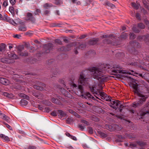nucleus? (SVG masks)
<instances>
[{
  "label": "nucleus",
  "mask_w": 149,
  "mask_h": 149,
  "mask_svg": "<svg viewBox=\"0 0 149 149\" xmlns=\"http://www.w3.org/2000/svg\"><path fill=\"white\" fill-rule=\"evenodd\" d=\"M120 69L118 65H113L112 64H103L100 67L98 68L93 67L91 69V74L93 77L98 80L101 82H104L109 79L105 73L106 71H109L108 69L114 73L126 74H132L130 72L126 70L118 69Z\"/></svg>",
  "instance_id": "nucleus-1"
},
{
  "label": "nucleus",
  "mask_w": 149,
  "mask_h": 149,
  "mask_svg": "<svg viewBox=\"0 0 149 149\" xmlns=\"http://www.w3.org/2000/svg\"><path fill=\"white\" fill-rule=\"evenodd\" d=\"M69 83L72 88V90L75 94L79 96L89 100H94L95 98L88 92L84 93L83 87L80 85H79L78 87L74 83L73 77H72L71 80H69Z\"/></svg>",
  "instance_id": "nucleus-2"
},
{
  "label": "nucleus",
  "mask_w": 149,
  "mask_h": 149,
  "mask_svg": "<svg viewBox=\"0 0 149 149\" xmlns=\"http://www.w3.org/2000/svg\"><path fill=\"white\" fill-rule=\"evenodd\" d=\"M89 87L91 92L96 95H100L101 98L107 101H111V97L107 95L104 92H98L97 85L94 84L93 85L90 86Z\"/></svg>",
  "instance_id": "nucleus-3"
},
{
  "label": "nucleus",
  "mask_w": 149,
  "mask_h": 149,
  "mask_svg": "<svg viewBox=\"0 0 149 149\" xmlns=\"http://www.w3.org/2000/svg\"><path fill=\"white\" fill-rule=\"evenodd\" d=\"M138 96L139 101L135 102L132 104V106L134 108L139 107L145 102L148 97L147 95H145L143 94L138 93H136Z\"/></svg>",
  "instance_id": "nucleus-4"
},
{
  "label": "nucleus",
  "mask_w": 149,
  "mask_h": 149,
  "mask_svg": "<svg viewBox=\"0 0 149 149\" xmlns=\"http://www.w3.org/2000/svg\"><path fill=\"white\" fill-rule=\"evenodd\" d=\"M89 72L88 70H86L80 73L78 80L79 84H80L82 85H87L88 84L87 76Z\"/></svg>",
  "instance_id": "nucleus-5"
},
{
  "label": "nucleus",
  "mask_w": 149,
  "mask_h": 149,
  "mask_svg": "<svg viewBox=\"0 0 149 149\" xmlns=\"http://www.w3.org/2000/svg\"><path fill=\"white\" fill-rule=\"evenodd\" d=\"M129 82L131 84V86L133 89L134 92L135 93H139V90L138 88V84H137V81L130 77L128 76Z\"/></svg>",
  "instance_id": "nucleus-6"
},
{
  "label": "nucleus",
  "mask_w": 149,
  "mask_h": 149,
  "mask_svg": "<svg viewBox=\"0 0 149 149\" xmlns=\"http://www.w3.org/2000/svg\"><path fill=\"white\" fill-rule=\"evenodd\" d=\"M147 113L149 114V101L145 105L144 108L142 109L139 112L140 116H141Z\"/></svg>",
  "instance_id": "nucleus-7"
},
{
  "label": "nucleus",
  "mask_w": 149,
  "mask_h": 149,
  "mask_svg": "<svg viewBox=\"0 0 149 149\" xmlns=\"http://www.w3.org/2000/svg\"><path fill=\"white\" fill-rule=\"evenodd\" d=\"M120 104V102L118 100H116L111 102V105L110 106L112 108L116 109Z\"/></svg>",
  "instance_id": "nucleus-8"
},
{
  "label": "nucleus",
  "mask_w": 149,
  "mask_h": 149,
  "mask_svg": "<svg viewBox=\"0 0 149 149\" xmlns=\"http://www.w3.org/2000/svg\"><path fill=\"white\" fill-rule=\"evenodd\" d=\"M138 39L140 41H141L142 40H143L144 41L148 44L147 43L148 41H149V36H139L138 37Z\"/></svg>",
  "instance_id": "nucleus-9"
},
{
  "label": "nucleus",
  "mask_w": 149,
  "mask_h": 149,
  "mask_svg": "<svg viewBox=\"0 0 149 149\" xmlns=\"http://www.w3.org/2000/svg\"><path fill=\"white\" fill-rule=\"evenodd\" d=\"M1 61L4 63H10L14 62L13 60H11L10 58H2L1 59Z\"/></svg>",
  "instance_id": "nucleus-10"
},
{
  "label": "nucleus",
  "mask_w": 149,
  "mask_h": 149,
  "mask_svg": "<svg viewBox=\"0 0 149 149\" xmlns=\"http://www.w3.org/2000/svg\"><path fill=\"white\" fill-rule=\"evenodd\" d=\"M26 17L27 20H31L33 22H35V18L33 16L31 13H27L26 15Z\"/></svg>",
  "instance_id": "nucleus-11"
},
{
  "label": "nucleus",
  "mask_w": 149,
  "mask_h": 149,
  "mask_svg": "<svg viewBox=\"0 0 149 149\" xmlns=\"http://www.w3.org/2000/svg\"><path fill=\"white\" fill-rule=\"evenodd\" d=\"M45 87V84H40V86H38L37 85H34L33 86V88L38 90L42 91L44 89V88Z\"/></svg>",
  "instance_id": "nucleus-12"
},
{
  "label": "nucleus",
  "mask_w": 149,
  "mask_h": 149,
  "mask_svg": "<svg viewBox=\"0 0 149 149\" xmlns=\"http://www.w3.org/2000/svg\"><path fill=\"white\" fill-rule=\"evenodd\" d=\"M0 83L3 84L7 85L9 84V81L6 78H0Z\"/></svg>",
  "instance_id": "nucleus-13"
},
{
  "label": "nucleus",
  "mask_w": 149,
  "mask_h": 149,
  "mask_svg": "<svg viewBox=\"0 0 149 149\" xmlns=\"http://www.w3.org/2000/svg\"><path fill=\"white\" fill-rule=\"evenodd\" d=\"M0 117L3 120H5L8 122L10 121V119L5 114L2 113L0 115Z\"/></svg>",
  "instance_id": "nucleus-14"
},
{
  "label": "nucleus",
  "mask_w": 149,
  "mask_h": 149,
  "mask_svg": "<svg viewBox=\"0 0 149 149\" xmlns=\"http://www.w3.org/2000/svg\"><path fill=\"white\" fill-rule=\"evenodd\" d=\"M8 56L10 58H11L13 59H18L19 57L16 54L13 53H10L8 54Z\"/></svg>",
  "instance_id": "nucleus-15"
},
{
  "label": "nucleus",
  "mask_w": 149,
  "mask_h": 149,
  "mask_svg": "<svg viewBox=\"0 0 149 149\" xmlns=\"http://www.w3.org/2000/svg\"><path fill=\"white\" fill-rule=\"evenodd\" d=\"M18 21V22L16 23L15 22L13 19H10L9 21V22L11 24H12L13 25H15V24H16L18 23L20 24H23V22H22L19 19H17Z\"/></svg>",
  "instance_id": "nucleus-16"
},
{
  "label": "nucleus",
  "mask_w": 149,
  "mask_h": 149,
  "mask_svg": "<svg viewBox=\"0 0 149 149\" xmlns=\"http://www.w3.org/2000/svg\"><path fill=\"white\" fill-rule=\"evenodd\" d=\"M0 137L5 141H10L8 137L3 134H0Z\"/></svg>",
  "instance_id": "nucleus-17"
},
{
  "label": "nucleus",
  "mask_w": 149,
  "mask_h": 149,
  "mask_svg": "<svg viewBox=\"0 0 149 149\" xmlns=\"http://www.w3.org/2000/svg\"><path fill=\"white\" fill-rule=\"evenodd\" d=\"M33 95L38 99H41L42 97V95L38 92L33 93Z\"/></svg>",
  "instance_id": "nucleus-18"
},
{
  "label": "nucleus",
  "mask_w": 149,
  "mask_h": 149,
  "mask_svg": "<svg viewBox=\"0 0 149 149\" xmlns=\"http://www.w3.org/2000/svg\"><path fill=\"white\" fill-rule=\"evenodd\" d=\"M6 47V45L2 43L0 44V51L4 52L5 50V48Z\"/></svg>",
  "instance_id": "nucleus-19"
},
{
  "label": "nucleus",
  "mask_w": 149,
  "mask_h": 149,
  "mask_svg": "<svg viewBox=\"0 0 149 149\" xmlns=\"http://www.w3.org/2000/svg\"><path fill=\"white\" fill-rule=\"evenodd\" d=\"M98 41V38H93L90 41L89 43L90 45H94L96 44Z\"/></svg>",
  "instance_id": "nucleus-20"
},
{
  "label": "nucleus",
  "mask_w": 149,
  "mask_h": 149,
  "mask_svg": "<svg viewBox=\"0 0 149 149\" xmlns=\"http://www.w3.org/2000/svg\"><path fill=\"white\" fill-rule=\"evenodd\" d=\"M2 95L9 98H11L13 96L12 94H9L6 92H2Z\"/></svg>",
  "instance_id": "nucleus-21"
},
{
  "label": "nucleus",
  "mask_w": 149,
  "mask_h": 149,
  "mask_svg": "<svg viewBox=\"0 0 149 149\" xmlns=\"http://www.w3.org/2000/svg\"><path fill=\"white\" fill-rule=\"evenodd\" d=\"M18 53L20 56H26L28 55V53L26 52H18Z\"/></svg>",
  "instance_id": "nucleus-22"
},
{
  "label": "nucleus",
  "mask_w": 149,
  "mask_h": 149,
  "mask_svg": "<svg viewBox=\"0 0 149 149\" xmlns=\"http://www.w3.org/2000/svg\"><path fill=\"white\" fill-rule=\"evenodd\" d=\"M19 29L20 31H24L26 30V27L24 26H19Z\"/></svg>",
  "instance_id": "nucleus-23"
},
{
  "label": "nucleus",
  "mask_w": 149,
  "mask_h": 149,
  "mask_svg": "<svg viewBox=\"0 0 149 149\" xmlns=\"http://www.w3.org/2000/svg\"><path fill=\"white\" fill-rule=\"evenodd\" d=\"M9 10L11 14L13 15L15 14L14 9L13 7H10L9 8Z\"/></svg>",
  "instance_id": "nucleus-24"
},
{
  "label": "nucleus",
  "mask_w": 149,
  "mask_h": 149,
  "mask_svg": "<svg viewBox=\"0 0 149 149\" xmlns=\"http://www.w3.org/2000/svg\"><path fill=\"white\" fill-rule=\"evenodd\" d=\"M52 5L51 4H49L46 3L43 5V7L45 8H48L49 7L52 6Z\"/></svg>",
  "instance_id": "nucleus-25"
},
{
  "label": "nucleus",
  "mask_w": 149,
  "mask_h": 149,
  "mask_svg": "<svg viewBox=\"0 0 149 149\" xmlns=\"http://www.w3.org/2000/svg\"><path fill=\"white\" fill-rule=\"evenodd\" d=\"M20 103L23 105H26L28 104V102L27 101L24 100H22Z\"/></svg>",
  "instance_id": "nucleus-26"
},
{
  "label": "nucleus",
  "mask_w": 149,
  "mask_h": 149,
  "mask_svg": "<svg viewBox=\"0 0 149 149\" xmlns=\"http://www.w3.org/2000/svg\"><path fill=\"white\" fill-rule=\"evenodd\" d=\"M132 6L134 8L137 9L139 8V6L136 3H131Z\"/></svg>",
  "instance_id": "nucleus-27"
},
{
  "label": "nucleus",
  "mask_w": 149,
  "mask_h": 149,
  "mask_svg": "<svg viewBox=\"0 0 149 149\" xmlns=\"http://www.w3.org/2000/svg\"><path fill=\"white\" fill-rule=\"evenodd\" d=\"M4 19L6 22H9L10 18L7 16V15H5L4 17Z\"/></svg>",
  "instance_id": "nucleus-28"
},
{
  "label": "nucleus",
  "mask_w": 149,
  "mask_h": 149,
  "mask_svg": "<svg viewBox=\"0 0 149 149\" xmlns=\"http://www.w3.org/2000/svg\"><path fill=\"white\" fill-rule=\"evenodd\" d=\"M127 36V35L126 33H124L122 34L121 36V38L122 39H126Z\"/></svg>",
  "instance_id": "nucleus-29"
},
{
  "label": "nucleus",
  "mask_w": 149,
  "mask_h": 149,
  "mask_svg": "<svg viewBox=\"0 0 149 149\" xmlns=\"http://www.w3.org/2000/svg\"><path fill=\"white\" fill-rule=\"evenodd\" d=\"M55 3L56 4L58 5H60L62 4V1L60 0H55Z\"/></svg>",
  "instance_id": "nucleus-30"
},
{
  "label": "nucleus",
  "mask_w": 149,
  "mask_h": 149,
  "mask_svg": "<svg viewBox=\"0 0 149 149\" xmlns=\"http://www.w3.org/2000/svg\"><path fill=\"white\" fill-rule=\"evenodd\" d=\"M136 26H134L132 28V30L135 32L137 33L139 32V30L136 28Z\"/></svg>",
  "instance_id": "nucleus-31"
},
{
  "label": "nucleus",
  "mask_w": 149,
  "mask_h": 149,
  "mask_svg": "<svg viewBox=\"0 0 149 149\" xmlns=\"http://www.w3.org/2000/svg\"><path fill=\"white\" fill-rule=\"evenodd\" d=\"M138 26L141 29H144L145 28V25L142 23H140L138 24Z\"/></svg>",
  "instance_id": "nucleus-32"
},
{
  "label": "nucleus",
  "mask_w": 149,
  "mask_h": 149,
  "mask_svg": "<svg viewBox=\"0 0 149 149\" xmlns=\"http://www.w3.org/2000/svg\"><path fill=\"white\" fill-rule=\"evenodd\" d=\"M24 47L23 45H20L18 47L19 52H21L24 49Z\"/></svg>",
  "instance_id": "nucleus-33"
},
{
  "label": "nucleus",
  "mask_w": 149,
  "mask_h": 149,
  "mask_svg": "<svg viewBox=\"0 0 149 149\" xmlns=\"http://www.w3.org/2000/svg\"><path fill=\"white\" fill-rule=\"evenodd\" d=\"M52 102L54 103L57 104L58 101V100L55 98H53L52 99Z\"/></svg>",
  "instance_id": "nucleus-34"
},
{
  "label": "nucleus",
  "mask_w": 149,
  "mask_h": 149,
  "mask_svg": "<svg viewBox=\"0 0 149 149\" xmlns=\"http://www.w3.org/2000/svg\"><path fill=\"white\" fill-rule=\"evenodd\" d=\"M58 112L60 115L62 116H65V114L63 111L61 110H58Z\"/></svg>",
  "instance_id": "nucleus-35"
},
{
  "label": "nucleus",
  "mask_w": 149,
  "mask_h": 149,
  "mask_svg": "<svg viewBox=\"0 0 149 149\" xmlns=\"http://www.w3.org/2000/svg\"><path fill=\"white\" fill-rule=\"evenodd\" d=\"M99 134L100 136L102 137H105L107 136V135L106 134L102 132H100L99 133Z\"/></svg>",
  "instance_id": "nucleus-36"
},
{
  "label": "nucleus",
  "mask_w": 149,
  "mask_h": 149,
  "mask_svg": "<svg viewBox=\"0 0 149 149\" xmlns=\"http://www.w3.org/2000/svg\"><path fill=\"white\" fill-rule=\"evenodd\" d=\"M55 42L56 43L59 45H61L62 44L61 41L59 39H56L55 40Z\"/></svg>",
  "instance_id": "nucleus-37"
},
{
  "label": "nucleus",
  "mask_w": 149,
  "mask_h": 149,
  "mask_svg": "<svg viewBox=\"0 0 149 149\" xmlns=\"http://www.w3.org/2000/svg\"><path fill=\"white\" fill-rule=\"evenodd\" d=\"M72 1L73 3H76L77 5H80L81 4L80 1H77V0H72Z\"/></svg>",
  "instance_id": "nucleus-38"
},
{
  "label": "nucleus",
  "mask_w": 149,
  "mask_h": 149,
  "mask_svg": "<svg viewBox=\"0 0 149 149\" xmlns=\"http://www.w3.org/2000/svg\"><path fill=\"white\" fill-rule=\"evenodd\" d=\"M22 97L24 99H25L26 100H29V97L28 95H25L24 94H22Z\"/></svg>",
  "instance_id": "nucleus-39"
},
{
  "label": "nucleus",
  "mask_w": 149,
  "mask_h": 149,
  "mask_svg": "<svg viewBox=\"0 0 149 149\" xmlns=\"http://www.w3.org/2000/svg\"><path fill=\"white\" fill-rule=\"evenodd\" d=\"M57 114V112L55 111H53L51 113V114L53 116H56Z\"/></svg>",
  "instance_id": "nucleus-40"
},
{
  "label": "nucleus",
  "mask_w": 149,
  "mask_h": 149,
  "mask_svg": "<svg viewBox=\"0 0 149 149\" xmlns=\"http://www.w3.org/2000/svg\"><path fill=\"white\" fill-rule=\"evenodd\" d=\"M3 123L5 125L6 127L8 128L10 130H12V127L10 126L9 125H8V124L6 123Z\"/></svg>",
  "instance_id": "nucleus-41"
},
{
  "label": "nucleus",
  "mask_w": 149,
  "mask_h": 149,
  "mask_svg": "<svg viewBox=\"0 0 149 149\" xmlns=\"http://www.w3.org/2000/svg\"><path fill=\"white\" fill-rule=\"evenodd\" d=\"M130 37L131 39H134L135 38L134 35L132 33H131L130 34Z\"/></svg>",
  "instance_id": "nucleus-42"
},
{
  "label": "nucleus",
  "mask_w": 149,
  "mask_h": 149,
  "mask_svg": "<svg viewBox=\"0 0 149 149\" xmlns=\"http://www.w3.org/2000/svg\"><path fill=\"white\" fill-rule=\"evenodd\" d=\"M106 3L108 6H109L112 7H115V6L113 4L110 3H109L108 1H107L106 2Z\"/></svg>",
  "instance_id": "nucleus-43"
},
{
  "label": "nucleus",
  "mask_w": 149,
  "mask_h": 149,
  "mask_svg": "<svg viewBox=\"0 0 149 149\" xmlns=\"http://www.w3.org/2000/svg\"><path fill=\"white\" fill-rule=\"evenodd\" d=\"M40 13V10L39 9H36L34 12V14L36 15H38Z\"/></svg>",
  "instance_id": "nucleus-44"
},
{
  "label": "nucleus",
  "mask_w": 149,
  "mask_h": 149,
  "mask_svg": "<svg viewBox=\"0 0 149 149\" xmlns=\"http://www.w3.org/2000/svg\"><path fill=\"white\" fill-rule=\"evenodd\" d=\"M138 144L141 147H143L145 145V143L144 142H138Z\"/></svg>",
  "instance_id": "nucleus-45"
},
{
  "label": "nucleus",
  "mask_w": 149,
  "mask_h": 149,
  "mask_svg": "<svg viewBox=\"0 0 149 149\" xmlns=\"http://www.w3.org/2000/svg\"><path fill=\"white\" fill-rule=\"evenodd\" d=\"M65 147L69 149H72V147L71 146L68 144H66L65 145Z\"/></svg>",
  "instance_id": "nucleus-46"
},
{
  "label": "nucleus",
  "mask_w": 149,
  "mask_h": 149,
  "mask_svg": "<svg viewBox=\"0 0 149 149\" xmlns=\"http://www.w3.org/2000/svg\"><path fill=\"white\" fill-rule=\"evenodd\" d=\"M14 37L17 38H20L21 37V36L19 34H16L14 36Z\"/></svg>",
  "instance_id": "nucleus-47"
},
{
  "label": "nucleus",
  "mask_w": 149,
  "mask_h": 149,
  "mask_svg": "<svg viewBox=\"0 0 149 149\" xmlns=\"http://www.w3.org/2000/svg\"><path fill=\"white\" fill-rule=\"evenodd\" d=\"M79 128H80V130H83L84 128L85 127L84 126H83L82 125H79Z\"/></svg>",
  "instance_id": "nucleus-48"
},
{
  "label": "nucleus",
  "mask_w": 149,
  "mask_h": 149,
  "mask_svg": "<svg viewBox=\"0 0 149 149\" xmlns=\"http://www.w3.org/2000/svg\"><path fill=\"white\" fill-rule=\"evenodd\" d=\"M10 3L12 5L14 4L15 3V0H10Z\"/></svg>",
  "instance_id": "nucleus-49"
},
{
  "label": "nucleus",
  "mask_w": 149,
  "mask_h": 149,
  "mask_svg": "<svg viewBox=\"0 0 149 149\" xmlns=\"http://www.w3.org/2000/svg\"><path fill=\"white\" fill-rule=\"evenodd\" d=\"M70 138L74 141H77V139L76 137L73 136H70Z\"/></svg>",
  "instance_id": "nucleus-50"
},
{
  "label": "nucleus",
  "mask_w": 149,
  "mask_h": 149,
  "mask_svg": "<svg viewBox=\"0 0 149 149\" xmlns=\"http://www.w3.org/2000/svg\"><path fill=\"white\" fill-rule=\"evenodd\" d=\"M3 5L4 6H6L8 5V2L6 1H4L3 3Z\"/></svg>",
  "instance_id": "nucleus-51"
},
{
  "label": "nucleus",
  "mask_w": 149,
  "mask_h": 149,
  "mask_svg": "<svg viewBox=\"0 0 149 149\" xmlns=\"http://www.w3.org/2000/svg\"><path fill=\"white\" fill-rule=\"evenodd\" d=\"M28 149H37V148L34 146H30L29 147Z\"/></svg>",
  "instance_id": "nucleus-52"
},
{
  "label": "nucleus",
  "mask_w": 149,
  "mask_h": 149,
  "mask_svg": "<svg viewBox=\"0 0 149 149\" xmlns=\"http://www.w3.org/2000/svg\"><path fill=\"white\" fill-rule=\"evenodd\" d=\"M81 122L82 123H84V124H86V125H88V124H87L88 123H87V121L86 120H81Z\"/></svg>",
  "instance_id": "nucleus-53"
},
{
  "label": "nucleus",
  "mask_w": 149,
  "mask_h": 149,
  "mask_svg": "<svg viewBox=\"0 0 149 149\" xmlns=\"http://www.w3.org/2000/svg\"><path fill=\"white\" fill-rule=\"evenodd\" d=\"M136 17L137 19H140L139 14V13H137L136 15Z\"/></svg>",
  "instance_id": "nucleus-54"
},
{
  "label": "nucleus",
  "mask_w": 149,
  "mask_h": 149,
  "mask_svg": "<svg viewBox=\"0 0 149 149\" xmlns=\"http://www.w3.org/2000/svg\"><path fill=\"white\" fill-rule=\"evenodd\" d=\"M136 74H138V75H139L140 77L144 79L143 75V74H141V73H136Z\"/></svg>",
  "instance_id": "nucleus-55"
},
{
  "label": "nucleus",
  "mask_w": 149,
  "mask_h": 149,
  "mask_svg": "<svg viewBox=\"0 0 149 149\" xmlns=\"http://www.w3.org/2000/svg\"><path fill=\"white\" fill-rule=\"evenodd\" d=\"M130 146L133 147H136L137 145L136 143H131L130 144Z\"/></svg>",
  "instance_id": "nucleus-56"
},
{
  "label": "nucleus",
  "mask_w": 149,
  "mask_h": 149,
  "mask_svg": "<svg viewBox=\"0 0 149 149\" xmlns=\"http://www.w3.org/2000/svg\"><path fill=\"white\" fill-rule=\"evenodd\" d=\"M109 37L108 35H103L102 37V38H106Z\"/></svg>",
  "instance_id": "nucleus-57"
},
{
  "label": "nucleus",
  "mask_w": 149,
  "mask_h": 149,
  "mask_svg": "<svg viewBox=\"0 0 149 149\" xmlns=\"http://www.w3.org/2000/svg\"><path fill=\"white\" fill-rule=\"evenodd\" d=\"M65 134L68 137H69L70 138V136H71V135H70V133L68 132H66L65 133Z\"/></svg>",
  "instance_id": "nucleus-58"
},
{
  "label": "nucleus",
  "mask_w": 149,
  "mask_h": 149,
  "mask_svg": "<svg viewBox=\"0 0 149 149\" xmlns=\"http://www.w3.org/2000/svg\"><path fill=\"white\" fill-rule=\"evenodd\" d=\"M74 115L77 117L78 118H80V116L78 115L77 113H74Z\"/></svg>",
  "instance_id": "nucleus-59"
},
{
  "label": "nucleus",
  "mask_w": 149,
  "mask_h": 149,
  "mask_svg": "<svg viewBox=\"0 0 149 149\" xmlns=\"http://www.w3.org/2000/svg\"><path fill=\"white\" fill-rule=\"evenodd\" d=\"M79 105L81 107H83V104L82 103H78Z\"/></svg>",
  "instance_id": "nucleus-60"
},
{
  "label": "nucleus",
  "mask_w": 149,
  "mask_h": 149,
  "mask_svg": "<svg viewBox=\"0 0 149 149\" xmlns=\"http://www.w3.org/2000/svg\"><path fill=\"white\" fill-rule=\"evenodd\" d=\"M63 41L64 42H68V39L66 38H64L63 39Z\"/></svg>",
  "instance_id": "nucleus-61"
},
{
  "label": "nucleus",
  "mask_w": 149,
  "mask_h": 149,
  "mask_svg": "<svg viewBox=\"0 0 149 149\" xmlns=\"http://www.w3.org/2000/svg\"><path fill=\"white\" fill-rule=\"evenodd\" d=\"M146 24L147 25L148 28H149V22L148 21H146Z\"/></svg>",
  "instance_id": "nucleus-62"
},
{
  "label": "nucleus",
  "mask_w": 149,
  "mask_h": 149,
  "mask_svg": "<svg viewBox=\"0 0 149 149\" xmlns=\"http://www.w3.org/2000/svg\"><path fill=\"white\" fill-rule=\"evenodd\" d=\"M49 11L47 10H46L45 11L44 13L45 14H47L49 13Z\"/></svg>",
  "instance_id": "nucleus-63"
},
{
  "label": "nucleus",
  "mask_w": 149,
  "mask_h": 149,
  "mask_svg": "<svg viewBox=\"0 0 149 149\" xmlns=\"http://www.w3.org/2000/svg\"><path fill=\"white\" fill-rule=\"evenodd\" d=\"M89 132L91 133H93V130L91 129H90L89 130Z\"/></svg>",
  "instance_id": "nucleus-64"
}]
</instances>
